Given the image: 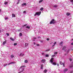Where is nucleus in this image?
Returning a JSON list of instances; mask_svg holds the SVG:
<instances>
[{"label": "nucleus", "mask_w": 73, "mask_h": 73, "mask_svg": "<svg viewBox=\"0 0 73 73\" xmlns=\"http://www.w3.org/2000/svg\"><path fill=\"white\" fill-rule=\"evenodd\" d=\"M56 23H57L56 21L53 19H52L50 22V24H56Z\"/></svg>", "instance_id": "obj_1"}, {"label": "nucleus", "mask_w": 73, "mask_h": 73, "mask_svg": "<svg viewBox=\"0 0 73 73\" xmlns=\"http://www.w3.org/2000/svg\"><path fill=\"white\" fill-rule=\"evenodd\" d=\"M41 11L36 12L34 15V16H36V15H37V16H40V15H41Z\"/></svg>", "instance_id": "obj_2"}, {"label": "nucleus", "mask_w": 73, "mask_h": 73, "mask_svg": "<svg viewBox=\"0 0 73 73\" xmlns=\"http://www.w3.org/2000/svg\"><path fill=\"white\" fill-rule=\"evenodd\" d=\"M60 63V64H61L62 65H63V66H64V67H65V63H62V62H61V61H60L59 62Z\"/></svg>", "instance_id": "obj_3"}, {"label": "nucleus", "mask_w": 73, "mask_h": 73, "mask_svg": "<svg viewBox=\"0 0 73 73\" xmlns=\"http://www.w3.org/2000/svg\"><path fill=\"white\" fill-rule=\"evenodd\" d=\"M21 5L22 6V7H23V6H24V5L25 6H26V5H27V3H23V4H21Z\"/></svg>", "instance_id": "obj_4"}, {"label": "nucleus", "mask_w": 73, "mask_h": 73, "mask_svg": "<svg viewBox=\"0 0 73 73\" xmlns=\"http://www.w3.org/2000/svg\"><path fill=\"white\" fill-rule=\"evenodd\" d=\"M53 58H52L50 60V62L51 64L53 63Z\"/></svg>", "instance_id": "obj_5"}, {"label": "nucleus", "mask_w": 73, "mask_h": 73, "mask_svg": "<svg viewBox=\"0 0 73 73\" xmlns=\"http://www.w3.org/2000/svg\"><path fill=\"white\" fill-rule=\"evenodd\" d=\"M41 62L43 63H44V62H45V59H42L41 60Z\"/></svg>", "instance_id": "obj_6"}, {"label": "nucleus", "mask_w": 73, "mask_h": 73, "mask_svg": "<svg viewBox=\"0 0 73 73\" xmlns=\"http://www.w3.org/2000/svg\"><path fill=\"white\" fill-rule=\"evenodd\" d=\"M10 40H12V41H15V39L13 38L12 37H11L10 38Z\"/></svg>", "instance_id": "obj_7"}, {"label": "nucleus", "mask_w": 73, "mask_h": 73, "mask_svg": "<svg viewBox=\"0 0 73 73\" xmlns=\"http://www.w3.org/2000/svg\"><path fill=\"white\" fill-rule=\"evenodd\" d=\"M7 42V40H5L4 42H3V45H4L5 44H6V43Z\"/></svg>", "instance_id": "obj_8"}, {"label": "nucleus", "mask_w": 73, "mask_h": 73, "mask_svg": "<svg viewBox=\"0 0 73 73\" xmlns=\"http://www.w3.org/2000/svg\"><path fill=\"white\" fill-rule=\"evenodd\" d=\"M15 62H12L11 63H10L9 64H8V65H10V64H15Z\"/></svg>", "instance_id": "obj_9"}, {"label": "nucleus", "mask_w": 73, "mask_h": 73, "mask_svg": "<svg viewBox=\"0 0 73 73\" xmlns=\"http://www.w3.org/2000/svg\"><path fill=\"white\" fill-rule=\"evenodd\" d=\"M66 47L65 46H64L62 48V50H65V49H66Z\"/></svg>", "instance_id": "obj_10"}, {"label": "nucleus", "mask_w": 73, "mask_h": 73, "mask_svg": "<svg viewBox=\"0 0 73 73\" xmlns=\"http://www.w3.org/2000/svg\"><path fill=\"white\" fill-rule=\"evenodd\" d=\"M24 54L23 53H21V54L19 55L20 56H24Z\"/></svg>", "instance_id": "obj_11"}, {"label": "nucleus", "mask_w": 73, "mask_h": 73, "mask_svg": "<svg viewBox=\"0 0 73 73\" xmlns=\"http://www.w3.org/2000/svg\"><path fill=\"white\" fill-rule=\"evenodd\" d=\"M53 7H54V8H57V7H58V5H55L53 6Z\"/></svg>", "instance_id": "obj_12"}, {"label": "nucleus", "mask_w": 73, "mask_h": 73, "mask_svg": "<svg viewBox=\"0 0 73 73\" xmlns=\"http://www.w3.org/2000/svg\"><path fill=\"white\" fill-rule=\"evenodd\" d=\"M66 71H68V69L65 68L64 70V72H66Z\"/></svg>", "instance_id": "obj_13"}, {"label": "nucleus", "mask_w": 73, "mask_h": 73, "mask_svg": "<svg viewBox=\"0 0 73 73\" xmlns=\"http://www.w3.org/2000/svg\"><path fill=\"white\" fill-rule=\"evenodd\" d=\"M48 72V70L46 69H45V70L44 71V73H46Z\"/></svg>", "instance_id": "obj_14"}, {"label": "nucleus", "mask_w": 73, "mask_h": 73, "mask_svg": "<svg viewBox=\"0 0 73 73\" xmlns=\"http://www.w3.org/2000/svg\"><path fill=\"white\" fill-rule=\"evenodd\" d=\"M12 17H15V15L13 14L12 15Z\"/></svg>", "instance_id": "obj_15"}, {"label": "nucleus", "mask_w": 73, "mask_h": 73, "mask_svg": "<svg viewBox=\"0 0 73 73\" xmlns=\"http://www.w3.org/2000/svg\"><path fill=\"white\" fill-rule=\"evenodd\" d=\"M70 15V14L69 13H66L67 16H69V15Z\"/></svg>", "instance_id": "obj_16"}, {"label": "nucleus", "mask_w": 73, "mask_h": 73, "mask_svg": "<svg viewBox=\"0 0 73 73\" xmlns=\"http://www.w3.org/2000/svg\"><path fill=\"white\" fill-rule=\"evenodd\" d=\"M26 28L27 29H30V27L27 26L26 27Z\"/></svg>", "instance_id": "obj_17"}, {"label": "nucleus", "mask_w": 73, "mask_h": 73, "mask_svg": "<svg viewBox=\"0 0 73 73\" xmlns=\"http://www.w3.org/2000/svg\"><path fill=\"white\" fill-rule=\"evenodd\" d=\"M53 65H57V63H56L54 62H53L52 63Z\"/></svg>", "instance_id": "obj_18"}, {"label": "nucleus", "mask_w": 73, "mask_h": 73, "mask_svg": "<svg viewBox=\"0 0 73 73\" xmlns=\"http://www.w3.org/2000/svg\"><path fill=\"white\" fill-rule=\"evenodd\" d=\"M28 43H25V46H28Z\"/></svg>", "instance_id": "obj_19"}, {"label": "nucleus", "mask_w": 73, "mask_h": 73, "mask_svg": "<svg viewBox=\"0 0 73 73\" xmlns=\"http://www.w3.org/2000/svg\"><path fill=\"white\" fill-rule=\"evenodd\" d=\"M41 69H42V67H43V64H41Z\"/></svg>", "instance_id": "obj_20"}, {"label": "nucleus", "mask_w": 73, "mask_h": 73, "mask_svg": "<svg viewBox=\"0 0 73 73\" xmlns=\"http://www.w3.org/2000/svg\"><path fill=\"white\" fill-rule=\"evenodd\" d=\"M54 54H57V52H54Z\"/></svg>", "instance_id": "obj_21"}, {"label": "nucleus", "mask_w": 73, "mask_h": 73, "mask_svg": "<svg viewBox=\"0 0 73 73\" xmlns=\"http://www.w3.org/2000/svg\"><path fill=\"white\" fill-rule=\"evenodd\" d=\"M43 1V0H40L39 1V3H41Z\"/></svg>", "instance_id": "obj_22"}, {"label": "nucleus", "mask_w": 73, "mask_h": 73, "mask_svg": "<svg viewBox=\"0 0 73 73\" xmlns=\"http://www.w3.org/2000/svg\"><path fill=\"white\" fill-rule=\"evenodd\" d=\"M43 9H44V8L42 7L40 9V11H42Z\"/></svg>", "instance_id": "obj_23"}, {"label": "nucleus", "mask_w": 73, "mask_h": 73, "mask_svg": "<svg viewBox=\"0 0 73 73\" xmlns=\"http://www.w3.org/2000/svg\"><path fill=\"white\" fill-rule=\"evenodd\" d=\"M17 43H15L14 44V46H15V45H17Z\"/></svg>", "instance_id": "obj_24"}, {"label": "nucleus", "mask_w": 73, "mask_h": 73, "mask_svg": "<svg viewBox=\"0 0 73 73\" xmlns=\"http://www.w3.org/2000/svg\"><path fill=\"white\" fill-rule=\"evenodd\" d=\"M11 58H13L14 57V56H13V55H12L11 56Z\"/></svg>", "instance_id": "obj_25"}, {"label": "nucleus", "mask_w": 73, "mask_h": 73, "mask_svg": "<svg viewBox=\"0 0 73 73\" xmlns=\"http://www.w3.org/2000/svg\"><path fill=\"white\" fill-rule=\"evenodd\" d=\"M25 63H27L28 62V60H25Z\"/></svg>", "instance_id": "obj_26"}, {"label": "nucleus", "mask_w": 73, "mask_h": 73, "mask_svg": "<svg viewBox=\"0 0 73 73\" xmlns=\"http://www.w3.org/2000/svg\"><path fill=\"white\" fill-rule=\"evenodd\" d=\"M19 36H22V33H20L19 34Z\"/></svg>", "instance_id": "obj_27"}, {"label": "nucleus", "mask_w": 73, "mask_h": 73, "mask_svg": "<svg viewBox=\"0 0 73 73\" xmlns=\"http://www.w3.org/2000/svg\"><path fill=\"white\" fill-rule=\"evenodd\" d=\"M5 4V5H6V4H8V2H6L5 3H4Z\"/></svg>", "instance_id": "obj_28"}, {"label": "nucleus", "mask_w": 73, "mask_h": 73, "mask_svg": "<svg viewBox=\"0 0 73 73\" xmlns=\"http://www.w3.org/2000/svg\"><path fill=\"white\" fill-rule=\"evenodd\" d=\"M62 43H63V42L61 41V42L60 43V44L61 45V44H62Z\"/></svg>", "instance_id": "obj_29"}, {"label": "nucleus", "mask_w": 73, "mask_h": 73, "mask_svg": "<svg viewBox=\"0 0 73 73\" xmlns=\"http://www.w3.org/2000/svg\"><path fill=\"white\" fill-rule=\"evenodd\" d=\"M70 2H71V3H72V5H73V0H71L70 1Z\"/></svg>", "instance_id": "obj_30"}, {"label": "nucleus", "mask_w": 73, "mask_h": 73, "mask_svg": "<svg viewBox=\"0 0 73 73\" xmlns=\"http://www.w3.org/2000/svg\"><path fill=\"white\" fill-rule=\"evenodd\" d=\"M46 57H49V55L48 54H46Z\"/></svg>", "instance_id": "obj_31"}, {"label": "nucleus", "mask_w": 73, "mask_h": 73, "mask_svg": "<svg viewBox=\"0 0 73 73\" xmlns=\"http://www.w3.org/2000/svg\"><path fill=\"white\" fill-rule=\"evenodd\" d=\"M49 50H50V49L46 50H45V52H47L48 51H49Z\"/></svg>", "instance_id": "obj_32"}, {"label": "nucleus", "mask_w": 73, "mask_h": 73, "mask_svg": "<svg viewBox=\"0 0 73 73\" xmlns=\"http://www.w3.org/2000/svg\"><path fill=\"white\" fill-rule=\"evenodd\" d=\"M57 42H55L54 43V45H56V44Z\"/></svg>", "instance_id": "obj_33"}, {"label": "nucleus", "mask_w": 73, "mask_h": 73, "mask_svg": "<svg viewBox=\"0 0 73 73\" xmlns=\"http://www.w3.org/2000/svg\"><path fill=\"white\" fill-rule=\"evenodd\" d=\"M55 56L54 55H53L52 56V57H54Z\"/></svg>", "instance_id": "obj_34"}, {"label": "nucleus", "mask_w": 73, "mask_h": 73, "mask_svg": "<svg viewBox=\"0 0 73 73\" xmlns=\"http://www.w3.org/2000/svg\"><path fill=\"white\" fill-rule=\"evenodd\" d=\"M7 65H8V64H4V67H5V66H7Z\"/></svg>", "instance_id": "obj_35"}, {"label": "nucleus", "mask_w": 73, "mask_h": 73, "mask_svg": "<svg viewBox=\"0 0 73 73\" xmlns=\"http://www.w3.org/2000/svg\"><path fill=\"white\" fill-rule=\"evenodd\" d=\"M5 20H7L8 19V18L7 17H6V18H5Z\"/></svg>", "instance_id": "obj_36"}, {"label": "nucleus", "mask_w": 73, "mask_h": 73, "mask_svg": "<svg viewBox=\"0 0 73 73\" xmlns=\"http://www.w3.org/2000/svg\"><path fill=\"white\" fill-rule=\"evenodd\" d=\"M6 35H7V36H9V34L8 33H7Z\"/></svg>", "instance_id": "obj_37"}, {"label": "nucleus", "mask_w": 73, "mask_h": 73, "mask_svg": "<svg viewBox=\"0 0 73 73\" xmlns=\"http://www.w3.org/2000/svg\"><path fill=\"white\" fill-rule=\"evenodd\" d=\"M27 25H25L23 26V27H25V26H27Z\"/></svg>", "instance_id": "obj_38"}, {"label": "nucleus", "mask_w": 73, "mask_h": 73, "mask_svg": "<svg viewBox=\"0 0 73 73\" xmlns=\"http://www.w3.org/2000/svg\"><path fill=\"white\" fill-rule=\"evenodd\" d=\"M43 41H43V40H42L40 41V42H43Z\"/></svg>", "instance_id": "obj_39"}, {"label": "nucleus", "mask_w": 73, "mask_h": 73, "mask_svg": "<svg viewBox=\"0 0 73 73\" xmlns=\"http://www.w3.org/2000/svg\"><path fill=\"white\" fill-rule=\"evenodd\" d=\"M46 40L47 41H48V40H49V38H47Z\"/></svg>", "instance_id": "obj_40"}, {"label": "nucleus", "mask_w": 73, "mask_h": 73, "mask_svg": "<svg viewBox=\"0 0 73 73\" xmlns=\"http://www.w3.org/2000/svg\"><path fill=\"white\" fill-rule=\"evenodd\" d=\"M23 13H26V11H24L23 12Z\"/></svg>", "instance_id": "obj_41"}, {"label": "nucleus", "mask_w": 73, "mask_h": 73, "mask_svg": "<svg viewBox=\"0 0 73 73\" xmlns=\"http://www.w3.org/2000/svg\"><path fill=\"white\" fill-rule=\"evenodd\" d=\"M70 50H69V49H68V50H67V52H69L70 51Z\"/></svg>", "instance_id": "obj_42"}, {"label": "nucleus", "mask_w": 73, "mask_h": 73, "mask_svg": "<svg viewBox=\"0 0 73 73\" xmlns=\"http://www.w3.org/2000/svg\"><path fill=\"white\" fill-rule=\"evenodd\" d=\"M69 60L70 61H72V59L71 58H70Z\"/></svg>", "instance_id": "obj_43"}, {"label": "nucleus", "mask_w": 73, "mask_h": 73, "mask_svg": "<svg viewBox=\"0 0 73 73\" xmlns=\"http://www.w3.org/2000/svg\"><path fill=\"white\" fill-rule=\"evenodd\" d=\"M71 45H73V42H72V43H71Z\"/></svg>", "instance_id": "obj_44"}, {"label": "nucleus", "mask_w": 73, "mask_h": 73, "mask_svg": "<svg viewBox=\"0 0 73 73\" xmlns=\"http://www.w3.org/2000/svg\"><path fill=\"white\" fill-rule=\"evenodd\" d=\"M54 45H54H54H52V47H53V46H54Z\"/></svg>", "instance_id": "obj_45"}, {"label": "nucleus", "mask_w": 73, "mask_h": 73, "mask_svg": "<svg viewBox=\"0 0 73 73\" xmlns=\"http://www.w3.org/2000/svg\"><path fill=\"white\" fill-rule=\"evenodd\" d=\"M40 45L39 44H37V46H39Z\"/></svg>", "instance_id": "obj_46"}, {"label": "nucleus", "mask_w": 73, "mask_h": 73, "mask_svg": "<svg viewBox=\"0 0 73 73\" xmlns=\"http://www.w3.org/2000/svg\"><path fill=\"white\" fill-rule=\"evenodd\" d=\"M34 39H36V38H34Z\"/></svg>", "instance_id": "obj_47"}, {"label": "nucleus", "mask_w": 73, "mask_h": 73, "mask_svg": "<svg viewBox=\"0 0 73 73\" xmlns=\"http://www.w3.org/2000/svg\"><path fill=\"white\" fill-rule=\"evenodd\" d=\"M18 31H20V30H18Z\"/></svg>", "instance_id": "obj_48"}, {"label": "nucleus", "mask_w": 73, "mask_h": 73, "mask_svg": "<svg viewBox=\"0 0 73 73\" xmlns=\"http://www.w3.org/2000/svg\"><path fill=\"white\" fill-rule=\"evenodd\" d=\"M59 65H58V64H57V66H59Z\"/></svg>", "instance_id": "obj_49"}, {"label": "nucleus", "mask_w": 73, "mask_h": 73, "mask_svg": "<svg viewBox=\"0 0 73 73\" xmlns=\"http://www.w3.org/2000/svg\"><path fill=\"white\" fill-rule=\"evenodd\" d=\"M34 45H35V42H34Z\"/></svg>", "instance_id": "obj_50"}, {"label": "nucleus", "mask_w": 73, "mask_h": 73, "mask_svg": "<svg viewBox=\"0 0 73 73\" xmlns=\"http://www.w3.org/2000/svg\"><path fill=\"white\" fill-rule=\"evenodd\" d=\"M1 9H0V12H1Z\"/></svg>", "instance_id": "obj_51"}, {"label": "nucleus", "mask_w": 73, "mask_h": 73, "mask_svg": "<svg viewBox=\"0 0 73 73\" xmlns=\"http://www.w3.org/2000/svg\"><path fill=\"white\" fill-rule=\"evenodd\" d=\"M38 38H40V37H38Z\"/></svg>", "instance_id": "obj_52"}, {"label": "nucleus", "mask_w": 73, "mask_h": 73, "mask_svg": "<svg viewBox=\"0 0 73 73\" xmlns=\"http://www.w3.org/2000/svg\"><path fill=\"white\" fill-rule=\"evenodd\" d=\"M1 30L0 29V32H1Z\"/></svg>", "instance_id": "obj_53"}, {"label": "nucleus", "mask_w": 73, "mask_h": 73, "mask_svg": "<svg viewBox=\"0 0 73 73\" xmlns=\"http://www.w3.org/2000/svg\"><path fill=\"white\" fill-rule=\"evenodd\" d=\"M19 2H17V4H19Z\"/></svg>", "instance_id": "obj_54"}, {"label": "nucleus", "mask_w": 73, "mask_h": 73, "mask_svg": "<svg viewBox=\"0 0 73 73\" xmlns=\"http://www.w3.org/2000/svg\"><path fill=\"white\" fill-rule=\"evenodd\" d=\"M19 2V1H20V0H18Z\"/></svg>", "instance_id": "obj_55"}, {"label": "nucleus", "mask_w": 73, "mask_h": 73, "mask_svg": "<svg viewBox=\"0 0 73 73\" xmlns=\"http://www.w3.org/2000/svg\"><path fill=\"white\" fill-rule=\"evenodd\" d=\"M71 67H73V66H70Z\"/></svg>", "instance_id": "obj_56"}, {"label": "nucleus", "mask_w": 73, "mask_h": 73, "mask_svg": "<svg viewBox=\"0 0 73 73\" xmlns=\"http://www.w3.org/2000/svg\"><path fill=\"white\" fill-rule=\"evenodd\" d=\"M72 40H73V38L72 39Z\"/></svg>", "instance_id": "obj_57"}, {"label": "nucleus", "mask_w": 73, "mask_h": 73, "mask_svg": "<svg viewBox=\"0 0 73 73\" xmlns=\"http://www.w3.org/2000/svg\"><path fill=\"white\" fill-rule=\"evenodd\" d=\"M33 41H35V40H33Z\"/></svg>", "instance_id": "obj_58"}, {"label": "nucleus", "mask_w": 73, "mask_h": 73, "mask_svg": "<svg viewBox=\"0 0 73 73\" xmlns=\"http://www.w3.org/2000/svg\"><path fill=\"white\" fill-rule=\"evenodd\" d=\"M72 73V72H71V73Z\"/></svg>", "instance_id": "obj_59"}, {"label": "nucleus", "mask_w": 73, "mask_h": 73, "mask_svg": "<svg viewBox=\"0 0 73 73\" xmlns=\"http://www.w3.org/2000/svg\"><path fill=\"white\" fill-rule=\"evenodd\" d=\"M1 46H2V45H1Z\"/></svg>", "instance_id": "obj_60"}]
</instances>
